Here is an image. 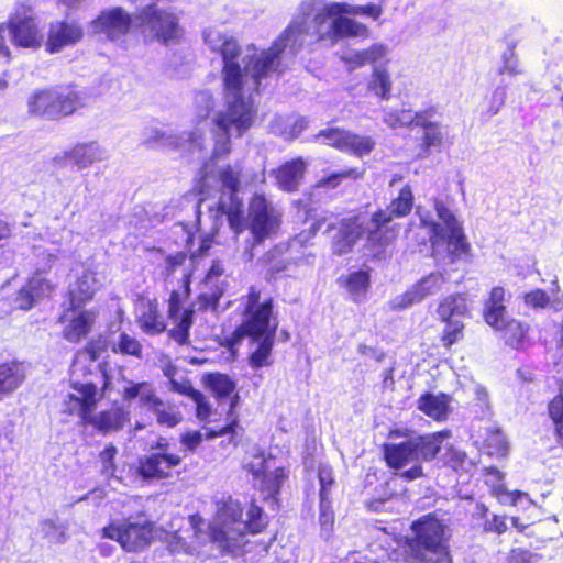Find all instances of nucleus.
I'll use <instances>...</instances> for the list:
<instances>
[{
    "label": "nucleus",
    "instance_id": "nucleus-1",
    "mask_svg": "<svg viewBox=\"0 0 563 563\" xmlns=\"http://www.w3.org/2000/svg\"><path fill=\"white\" fill-rule=\"evenodd\" d=\"M69 382L71 393L63 400V413L77 417L84 428H92L97 433L107 435L118 432L130 421V413L123 406L115 405L96 413V409L112 390V375L106 363L91 368H74Z\"/></svg>",
    "mask_w": 563,
    "mask_h": 563
},
{
    "label": "nucleus",
    "instance_id": "nucleus-2",
    "mask_svg": "<svg viewBox=\"0 0 563 563\" xmlns=\"http://www.w3.org/2000/svg\"><path fill=\"white\" fill-rule=\"evenodd\" d=\"M261 290L255 286L247 289L242 297V321L227 336L221 345L234 352L245 338L257 342L256 347L249 354L247 364L253 369H260L272 365V352L278 323L271 325L274 314V298L267 297L263 301Z\"/></svg>",
    "mask_w": 563,
    "mask_h": 563
},
{
    "label": "nucleus",
    "instance_id": "nucleus-3",
    "mask_svg": "<svg viewBox=\"0 0 563 563\" xmlns=\"http://www.w3.org/2000/svg\"><path fill=\"white\" fill-rule=\"evenodd\" d=\"M409 531L399 542L405 563H453L451 529L435 511L412 520Z\"/></svg>",
    "mask_w": 563,
    "mask_h": 563
},
{
    "label": "nucleus",
    "instance_id": "nucleus-4",
    "mask_svg": "<svg viewBox=\"0 0 563 563\" xmlns=\"http://www.w3.org/2000/svg\"><path fill=\"white\" fill-rule=\"evenodd\" d=\"M218 209L227 216L229 227L235 234L244 230L250 232L251 238L246 240L243 253L249 262L254 260L258 246L278 234L283 223V213L262 192H255L250 198L245 223L240 206L227 209L225 205L221 203Z\"/></svg>",
    "mask_w": 563,
    "mask_h": 563
},
{
    "label": "nucleus",
    "instance_id": "nucleus-5",
    "mask_svg": "<svg viewBox=\"0 0 563 563\" xmlns=\"http://www.w3.org/2000/svg\"><path fill=\"white\" fill-rule=\"evenodd\" d=\"M452 437L449 429L424 433L399 443H383L380 449L386 466L393 471H400L409 463L413 465L401 472L400 477L406 482L424 476L422 462L433 461L442 449V442Z\"/></svg>",
    "mask_w": 563,
    "mask_h": 563
},
{
    "label": "nucleus",
    "instance_id": "nucleus-6",
    "mask_svg": "<svg viewBox=\"0 0 563 563\" xmlns=\"http://www.w3.org/2000/svg\"><path fill=\"white\" fill-rule=\"evenodd\" d=\"M413 192L410 185H405L398 196L391 199L387 209L378 208L369 218V228H365V249L374 260L385 257L399 235V224H391L395 218L409 216L413 208Z\"/></svg>",
    "mask_w": 563,
    "mask_h": 563
},
{
    "label": "nucleus",
    "instance_id": "nucleus-7",
    "mask_svg": "<svg viewBox=\"0 0 563 563\" xmlns=\"http://www.w3.org/2000/svg\"><path fill=\"white\" fill-rule=\"evenodd\" d=\"M244 86L245 81H241L236 90L223 87L224 109L217 113L213 122L225 135V141L220 147L213 150V157H223L231 152L230 133L232 130L235 132V136L241 137L257 119V106L251 96L244 95Z\"/></svg>",
    "mask_w": 563,
    "mask_h": 563
},
{
    "label": "nucleus",
    "instance_id": "nucleus-8",
    "mask_svg": "<svg viewBox=\"0 0 563 563\" xmlns=\"http://www.w3.org/2000/svg\"><path fill=\"white\" fill-rule=\"evenodd\" d=\"M85 107V96L74 84H62L34 90L27 98L30 115L59 121Z\"/></svg>",
    "mask_w": 563,
    "mask_h": 563
},
{
    "label": "nucleus",
    "instance_id": "nucleus-9",
    "mask_svg": "<svg viewBox=\"0 0 563 563\" xmlns=\"http://www.w3.org/2000/svg\"><path fill=\"white\" fill-rule=\"evenodd\" d=\"M305 212L303 221L312 219L308 238H313L327 224L325 232H332L330 238L331 252L335 256H343L351 253L355 245L364 238V219L360 212H349L346 216L328 223L327 216L314 217L316 209L302 202Z\"/></svg>",
    "mask_w": 563,
    "mask_h": 563
},
{
    "label": "nucleus",
    "instance_id": "nucleus-10",
    "mask_svg": "<svg viewBox=\"0 0 563 563\" xmlns=\"http://www.w3.org/2000/svg\"><path fill=\"white\" fill-rule=\"evenodd\" d=\"M243 527L208 526V538L221 554H235L249 543L247 534L257 536L266 531L268 517L264 509L252 499L247 504Z\"/></svg>",
    "mask_w": 563,
    "mask_h": 563
},
{
    "label": "nucleus",
    "instance_id": "nucleus-11",
    "mask_svg": "<svg viewBox=\"0 0 563 563\" xmlns=\"http://www.w3.org/2000/svg\"><path fill=\"white\" fill-rule=\"evenodd\" d=\"M134 16L135 26L145 41L169 45L181 38L179 16L172 9L161 8L157 2H150L140 8Z\"/></svg>",
    "mask_w": 563,
    "mask_h": 563
},
{
    "label": "nucleus",
    "instance_id": "nucleus-12",
    "mask_svg": "<svg viewBox=\"0 0 563 563\" xmlns=\"http://www.w3.org/2000/svg\"><path fill=\"white\" fill-rule=\"evenodd\" d=\"M8 33L16 47L35 49L41 46L42 35L31 5L18 4L8 20L0 23V35H2L3 45L9 55L8 57H1L3 64H10L13 58L7 41Z\"/></svg>",
    "mask_w": 563,
    "mask_h": 563
},
{
    "label": "nucleus",
    "instance_id": "nucleus-13",
    "mask_svg": "<svg viewBox=\"0 0 563 563\" xmlns=\"http://www.w3.org/2000/svg\"><path fill=\"white\" fill-rule=\"evenodd\" d=\"M191 280L192 269H187L180 278V288L172 290L167 299V317L174 323L167 331V335L180 346L189 344L190 329L194 324V308L184 309L185 302L191 295Z\"/></svg>",
    "mask_w": 563,
    "mask_h": 563
},
{
    "label": "nucleus",
    "instance_id": "nucleus-14",
    "mask_svg": "<svg viewBox=\"0 0 563 563\" xmlns=\"http://www.w3.org/2000/svg\"><path fill=\"white\" fill-rule=\"evenodd\" d=\"M155 523L146 518L111 521L101 529V537L113 540L129 553H140L154 541Z\"/></svg>",
    "mask_w": 563,
    "mask_h": 563
},
{
    "label": "nucleus",
    "instance_id": "nucleus-15",
    "mask_svg": "<svg viewBox=\"0 0 563 563\" xmlns=\"http://www.w3.org/2000/svg\"><path fill=\"white\" fill-rule=\"evenodd\" d=\"M468 312L467 298L463 292L448 295L439 301L437 316L444 323L439 340L445 350L450 351L464 339L465 323L460 318L468 316Z\"/></svg>",
    "mask_w": 563,
    "mask_h": 563
},
{
    "label": "nucleus",
    "instance_id": "nucleus-16",
    "mask_svg": "<svg viewBox=\"0 0 563 563\" xmlns=\"http://www.w3.org/2000/svg\"><path fill=\"white\" fill-rule=\"evenodd\" d=\"M183 460V456L169 451V444L164 439H158L152 445V452L137 460L134 474L146 484L165 481L173 476Z\"/></svg>",
    "mask_w": 563,
    "mask_h": 563
},
{
    "label": "nucleus",
    "instance_id": "nucleus-17",
    "mask_svg": "<svg viewBox=\"0 0 563 563\" xmlns=\"http://www.w3.org/2000/svg\"><path fill=\"white\" fill-rule=\"evenodd\" d=\"M435 113V107L431 106L416 111L409 121L410 126L422 130V135L417 144V156L419 158H428L432 151L440 152L445 145L446 135L442 125L437 121L430 120Z\"/></svg>",
    "mask_w": 563,
    "mask_h": 563
},
{
    "label": "nucleus",
    "instance_id": "nucleus-18",
    "mask_svg": "<svg viewBox=\"0 0 563 563\" xmlns=\"http://www.w3.org/2000/svg\"><path fill=\"white\" fill-rule=\"evenodd\" d=\"M135 16L123 7L117 5L101 10L91 20L90 26L95 34L103 35L110 42H117L130 34Z\"/></svg>",
    "mask_w": 563,
    "mask_h": 563
},
{
    "label": "nucleus",
    "instance_id": "nucleus-19",
    "mask_svg": "<svg viewBox=\"0 0 563 563\" xmlns=\"http://www.w3.org/2000/svg\"><path fill=\"white\" fill-rule=\"evenodd\" d=\"M243 470L258 481L257 489L267 494V498H276L288 478V471L284 466L276 467L271 474L267 473V457L264 451L253 454V460L243 465Z\"/></svg>",
    "mask_w": 563,
    "mask_h": 563
},
{
    "label": "nucleus",
    "instance_id": "nucleus-20",
    "mask_svg": "<svg viewBox=\"0 0 563 563\" xmlns=\"http://www.w3.org/2000/svg\"><path fill=\"white\" fill-rule=\"evenodd\" d=\"M84 36V26L76 19L65 18L52 21L44 42L45 52L51 55L58 54L66 47L77 45Z\"/></svg>",
    "mask_w": 563,
    "mask_h": 563
},
{
    "label": "nucleus",
    "instance_id": "nucleus-21",
    "mask_svg": "<svg viewBox=\"0 0 563 563\" xmlns=\"http://www.w3.org/2000/svg\"><path fill=\"white\" fill-rule=\"evenodd\" d=\"M218 40L221 41V45L218 49L220 53L223 66H222V86L229 89H239L241 81L246 80V73L238 62L241 55V46L238 41L233 37L218 35Z\"/></svg>",
    "mask_w": 563,
    "mask_h": 563
},
{
    "label": "nucleus",
    "instance_id": "nucleus-22",
    "mask_svg": "<svg viewBox=\"0 0 563 563\" xmlns=\"http://www.w3.org/2000/svg\"><path fill=\"white\" fill-rule=\"evenodd\" d=\"M421 224L428 229L429 240L432 245H435L440 242L446 243L448 252L452 261L463 256H468L471 254V244L467 242L462 225L455 227V229L448 231V234H445L441 224L433 220L422 219Z\"/></svg>",
    "mask_w": 563,
    "mask_h": 563
},
{
    "label": "nucleus",
    "instance_id": "nucleus-23",
    "mask_svg": "<svg viewBox=\"0 0 563 563\" xmlns=\"http://www.w3.org/2000/svg\"><path fill=\"white\" fill-rule=\"evenodd\" d=\"M202 383L219 404L228 401L227 416L238 417L241 396L233 378L224 373L211 372L203 375Z\"/></svg>",
    "mask_w": 563,
    "mask_h": 563
},
{
    "label": "nucleus",
    "instance_id": "nucleus-24",
    "mask_svg": "<svg viewBox=\"0 0 563 563\" xmlns=\"http://www.w3.org/2000/svg\"><path fill=\"white\" fill-rule=\"evenodd\" d=\"M444 278L440 273H430L417 282L410 289L391 301L393 310H404L422 301L429 296H434L442 290Z\"/></svg>",
    "mask_w": 563,
    "mask_h": 563
},
{
    "label": "nucleus",
    "instance_id": "nucleus-25",
    "mask_svg": "<svg viewBox=\"0 0 563 563\" xmlns=\"http://www.w3.org/2000/svg\"><path fill=\"white\" fill-rule=\"evenodd\" d=\"M284 51L283 44L274 41L267 49H263L252 60L251 69L255 91H258L262 79L274 73H283L282 54Z\"/></svg>",
    "mask_w": 563,
    "mask_h": 563
},
{
    "label": "nucleus",
    "instance_id": "nucleus-26",
    "mask_svg": "<svg viewBox=\"0 0 563 563\" xmlns=\"http://www.w3.org/2000/svg\"><path fill=\"white\" fill-rule=\"evenodd\" d=\"M346 15V13L336 14L328 32H319L318 43L330 40L333 44L340 38L368 37L369 30L367 25Z\"/></svg>",
    "mask_w": 563,
    "mask_h": 563
},
{
    "label": "nucleus",
    "instance_id": "nucleus-27",
    "mask_svg": "<svg viewBox=\"0 0 563 563\" xmlns=\"http://www.w3.org/2000/svg\"><path fill=\"white\" fill-rule=\"evenodd\" d=\"M27 378V366L18 358H0V400L19 390Z\"/></svg>",
    "mask_w": 563,
    "mask_h": 563
},
{
    "label": "nucleus",
    "instance_id": "nucleus-28",
    "mask_svg": "<svg viewBox=\"0 0 563 563\" xmlns=\"http://www.w3.org/2000/svg\"><path fill=\"white\" fill-rule=\"evenodd\" d=\"M307 163L302 157L286 161L272 172L277 187L286 192H295L305 177Z\"/></svg>",
    "mask_w": 563,
    "mask_h": 563
},
{
    "label": "nucleus",
    "instance_id": "nucleus-29",
    "mask_svg": "<svg viewBox=\"0 0 563 563\" xmlns=\"http://www.w3.org/2000/svg\"><path fill=\"white\" fill-rule=\"evenodd\" d=\"M76 313L69 318L67 324L62 330V336L69 343L79 344L92 331L97 311L92 309H77Z\"/></svg>",
    "mask_w": 563,
    "mask_h": 563
},
{
    "label": "nucleus",
    "instance_id": "nucleus-30",
    "mask_svg": "<svg viewBox=\"0 0 563 563\" xmlns=\"http://www.w3.org/2000/svg\"><path fill=\"white\" fill-rule=\"evenodd\" d=\"M288 244L280 243L269 247L260 258V265L267 280H274L280 277L290 265L287 256Z\"/></svg>",
    "mask_w": 563,
    "mask_h": 563
},
{
    "label": "nucleus",
    "instance_id": "nucleus-31",
    "mask_svg": "<svg viewBox=\"0 0 563 563\" xmlns=\"http://www.w3.org/2000/svg\"><path fill=\"white\" fill-rule=\"evenodd\" d=\"M96 275L92 271L87 269L82 272L68 289V310H77L91 301L96 294Z\"/></svg>",
    "mask_w": 563,
    "mask_h": 563
},
{
    "label": "nucleus",
    "instance_id": "nucleus-32",
    "mask_svg": "<svg viewBox=\"0 0 563 563\" xmlns=\"http://www.w3.org/2000/svg\"><path fill=\"white\" fill-rule=\"evenodd\" d=\"M340 287L344 288L350 295L351 299L360 303L363 301L372 285V277L369 269H356L342 275L336 279Z\"/></svg>",
    "mask_w": 563,
    "mask_h": 563
},
{
    "label": "nucleus",
    "instance_id": "nucleus-33",
    "mask_svg": "<svg viewBox=\"0 0 563 563\" xmlns=\"http://www.w3.org/2000/svg\"><path fill=\"white\" fill-rule=\"evenodd\" d=\"M451 398L444 393L438 395L423 393L417 400V408L437 422L445 421L450 412Z\"/></svg>",
    "mask_w": 563,
    "mask_h": 563
},
{
    "label": "nucleus",
    "instance_id": "nucleus-34",
    "mask_svg": "<svg viewBox=\"0 0 563 563\" xmlns=\"http://www.w3.org/2000/svg\"><path fill=\"white\" fill-rule=\"evenodd\" d=\"M122 400L130 404L134 399H139L140 407H156L162 405V399L157 396L152 383L150 382H128L121 393Z\"/></svg>",
    "mask_w": 563,
    "mask_h": 563
},
{
    "label": "nucleus",
    "instance_id": "nucleus-35",
    "mask_svg": "<svg viewBox=\"0 0 563 563\" xmlns=\"http://www.w3.org/2000/svg\"><path fill=\"white\" fill-rule=\"evenodd\" d=\"M506 290L501 286H495L490 289L484 301L483 319L489 327H497L506 314L505 305Z\"/></svg>",
    "mask_w": 563,
    "mask_h": 563
},
{
    "label": "nucleus",
    "instance_id": "nucleus-36",
    "mask_svg": "<svg viewBox=\"0 0 563 563\" xmlns=\"http://www.w3.org/2000/svg\"><path fill=\"white\" fill-rule=\"evenodd\" d=\"M136 322L143 333L152 336L162 334L167 329L156 299L147 301L146 309L137 317Z\"/></svg>",
    "mask_w": 563,
    "mask_h": 563
},
{
    "label": "nucleus",
    "instance_id": "nucleus-37",
    "mask_svg": "<svg viewBox=\"0 0 563 563\" xmlns=\"http://www.w3.org/2000/svg\"><path fill=\"white\" fill-rule=\"evenodd\" d=\"M501 333L505 343L516 350L523 346L529 332V325L517 319H503L497 327H493Z\"/></svg>",
    "mask_w": 563,
    "mask_h": 563
},
{
    "label": "nucleus",
    "instance_id": "nucleus-38",
    "mask_svg": "<svg viewBox=\"0 0 563 563\" xmlns=\"http://www.w3.org/2000/svg\"><path fill=\"white\" fill-rule=\"evenodd\" d=\"M243 514L242 503L229 496L217 503L216 517L218 522H212L209 526L234 527L235 523H242Z\"/></svg>",
    "mask_w": 563,
    "mask_h": 563
},
{
    "label": "nucleus",
    "instance_id": "nucleus-39",
    "mask_svg": "<svg viewBox=\"0 0 563 563\" xmlns=\"http://www.w3.org/2000/svg\"><path fill=\"white\" fill-rule=\"evenodd\" d=\"M100 152L96 142L77 143L63 153V158L84 168L99 159Z\"/></svg>",
    "mask_w": 563,
    "mask_h": 563
},
{
    "label": "nucleus",
    "instance_id": "nucleus-40",
    "mask_svg": "<svg viewBox=\"0 0 563 563\" xmlns=\"http://www.w3.org/2000/svg\"><path fill=\"white\" fill-rule=\"evenodd\" d=\"M558 388L559 393L549 400L547 411L556 443L563 449V379L558 382Z\"/></svg>",
    "mask_w": 563,
    "mask_h": 563
},
{
    "label": "nucleus",
    "instance_id": "nucleus-41",
    "mask_svg": "<svg viewBox=\"0 0 563 563\" xmlns=\"http://www.w3.org/2000/svg\"><path fill=\"white\" fill-rule=\"evenodd\" d=\"M375 146L376 142L372 136L346 130L342 152L356 157H364L369 155Z\"/></svg>",
    "mask_w": 563,
    "mask_h": 563
},
{
    "label": "nucleus",
    "instance_id": "nucleus-42",
    "mask_svg": "<svg viewBox=\"0 0 563 563\" xmlns=\"http://www.w3.org/2000/svg\"><path fill=\"white\" fill-rule=\"evenodd\" d=\"M241 169L228 164L217 172V179L220 183V190L228 191L230 196L239 192L241 185Z\"/></svg>",
    "mask_w": 563,
    "mask_h": 563
},
{
    "label": "nucleus",
    "instance_id": "nucleus-43",
    "mask_svg": "<svg viewBox=\"0 0 563 563\" xmlns=\"http://www.w3.org/2000/svg\"><path fill=\"white\" fill-rule=\"evenodd\" d=\"M484 452L496 459L505 457L508 452V443L498 429L489 430L484 442H483Z\"/></svg>",
    "mask_w": 563,
    "mask_h": 563
},
{
    "label": "nucleus",
    "instance_id": "nucleus-44",
    "mask_svg": "<svg viewBox=\"0 0 563 563\" xmlns=\"http://www.w3.org/2000/svg\"><path fill=\"white\" fill-rule=\"evenodd\" d=\"M112 352L121 355H129L136 358L142 357L143 346L141 342L126 332H121L118 342L112 346Z\"/></svg>",
    "mask_w": 563,
    "mask_h": 563
},
{
    "label": "nucleus",
    "instance_id": "nucleus-45",
    "mask_svg": "<svg viewBox=\"0 0 563 563\" xmlns=\"http://www.w3.org/2000/svg\"><path fill=\"white\" fill-rule=\"evenodd\" d=\"M390 76L385 69H375L368 82V89L382 99H389L391 92Z\"/></svg>",
    "mask_w": 563,
    "mask_h": 563
},
{
    "label": "nucleus",
    "instance_id": "nucleus-46",
    "mask_svg": "<svg viewBox=\"0 0 563 563\" xmlns=\"http://www.w3.org/2000/svg\"><path fill=\"white\" fill-rule=\"evenodd\" d=\"M339 14V10L336 7V2H330L324 4L312 19L313 31L312 34L314 36L316 42H318L319 32H328L325 29V24L331 19L332 21L335 19V15Z\"/></svg>",
    "mask_w": 563,
    "mask_h": 563
},
{
    "label": "nucleus",
    "instance_id": "nucleus-47",
    "mask_svg": "<svg viewBox=\"0 0 563 563\" xmlns=\"http://www.w3.org/2000/svg\"><path fill=\"white\" fill-rule=\"evenodd\" d=\"M118 455V449L114 444L109 443L98 454V461L100 463V472L107 478H112L117 472L115 457Z\"/></svg>",
    "mask_w": 563,
    "mask_h": 563
},
{
    "label": "nucleus",
    "instance_id": "nucleus-48",
    "mask_svg": "<svg viewBox=\"0 0 563 563\" xmlns=\"http://www.w3.org/2000/svg\"><path fill=\"white\" fill-rule=\"evenodd\" d=\"M188 254L185 251H177L165 256L163 265L159 267V275L164 280L170 279L175 273L181 267Z\"/></svg>",
    "mask_w": 563,
    "mask_h": 563
},
{
    "label": "nucleus",
    "instance_id": "nucleus-49",
    "mask_svg": "<svg viewBox=\"0 0 563 563\" xmlns=\"http://www.w3.org/2000/svg\"><path fill=\"white\" fill-rule=\"evenodd\" d=\"M148 410L156 415L157 423L168 428H174L183 420L181 413L172 407H166L162 400V405L148 407Z\"/></svg>",
    "mask_w": 563,
    "mask_h": 563
},
{
    "label": "nucleus",
    "instance_id": "nucleus-50",
    "mask_svg": "<svg viewBox=\"0 0 563 563\" xmlns=\"http://www.w3.org/2000/svg\"><path fill=\"white\" fill-rule=\"evenodd\" d=\"M346 130L342 128H325L320 130L316 140H322L323 144L342 152Z\"/></svg>",
    "mask_w": 563,
    "mask_h": 563
},
{
    "label": "nucleus",
    "instance_id": "nucleus-51",
    "mask_svg": "<svg viewBox=\"0 0 563 563\" xmlns=\"http://www.w3.org/2000/svg\"><path fill=\"white\" fill-rule=\"evenodd\" d=\"M26 282L37 298L48 297L56 289V285L51 279L44 277L42 271L34 272Z\"/></svg>",
    "mask_w": 563,
    "mask_h": 563
},
{
    "label": "nucleus",
    "instance_id": "nucleus-52",
    "mask_svg": "<svg viewBox=\"0 0 563 563\" xmlns=\"http://www.w3.org/2000/svg\"><path fill=\"white\" fill-rule=\"evenodd\" d=\"M317 476L320 484L319 499H330V490L335 485V476L332 466L329 464H320L318 466Z\"/></svg>",
    "mask_w": 563,
    "mask_h": 563
},
{
    "label": "nucleus",
    "instance_id": "nucleus-53",
    "mask_svg": "<svg viewBox=\"0 0 563 563\" xmlns=\"http://www.w3.org/2000/svg\"><path fill=\"white\" fill-rule=\"evenodd\" d=\"M442 461L443 466L450 467L454 472H461L465 470L467 454L453 445H449L445 448Z\"/></svg>",
    "mask_w": 563,
    "mask_h": 563
},
{
    "label": "nucleus",
    "instance_id": "nucleus-54",
    "mask_svg": "<svg viewBox=\"0 0 563 563\" xmlns=\"http://www.w3.org/2000/svg\"><path fill=\"white\" fill-rule=\"evenodd\" d=\"M108 349V341L102 335L99 334L92 339H90L85 346L82 347L81 352L87 354L90 361L95 362L100 358V356L107 351Z\"/></svg>",
    "mask_w": 563,
    "mask_h": 563
},
{
    "label": "nucleus",
    "instance_id": "nucleus-55",
    "mask_svg": "<svg viewBox=\"0 0 563 563\" xmlns=\"http://www.w3.org/2000/svg\"><path fill=\"white\" fill-rule=\"evenodd\" d=\"M201 545H202V542H200V541L197 542V545L189 543L188 541H186V539H184L183 537L179 536L178 531H175L174 533H172L169 537V540H168V549L173 553L184 552L187 554H192L194 551H196Z\"/></svg>",
    "mask_w": 563,
    "mask_h": 563
},
{
    "label": "nucleus",
    "instance_id": "nucleus-56",
    "mask_svg": "<svg viewBox=\"0 0 563 563\" xmlns=\"http://www.w3.org/2000/svg\"><path fill=\"white\" fill-rule=\"evenodd\" d=\"M192 192L199 197L200 203L213 195V186L209 173L205 172L200 175L192 187Z\"/></svg>",
    "mask_w": 563,
    "mask_h": 563
},
{
    "label": "nucleus",
    "instance_id": "nucleus-57",
    "mask_svg": "<svg viewBox=\"0 0 563 563\" xmlns=\"http://www.w3.org/2000/svg\"><path fill=\"white\" fill-rule=\"evenodd\" d=\"M319 523L322 530L330 532L334 526V511L330 499H319Z\"/></svg>",
    "mask_w": 563,
    "mask_h": 563
},
{
    "label": "nucleus",
    "instance_id": "nucleus-58",
    "mask_svg": "<svg viewBox=\"0 0 563 563\" xmlns=\"http://www.w3.org/2000/svg\"><path fill=\"white\" fill-rule=\"evenodd\" d=\"M228 422L220 428H208L205 433L206 439H214L227 434L235 435L236 427L239 426V418L227 416Z\"/></svg>",
    "mask_w": 563,
    "mask_h": 563
},
{
    "label": "nucleus",
    "instance_id": "nucleus-59",
    "mask_svg": "<svg viewBox=\"0 0 563 563\" xmlns=\"http://www.w3.org/2000/svg\"><path fill=\"white\" fill-rule=\"evenodd\" d=\"M37 299L38 298L36 297L35 292L33 289H31L30 284L26 282L18 290L15 301L21 310L27 311L34 307Z\"/></svg>",
    "mask_w": 563,
    "mask_h": 563
},
{
    "label": "nucleus",
    "instance_id": "nucleus-60",
    "mask_svg": "<svg viewBox=\"0 0 563 563\" xmlns=\"http://www.w3.org/2000/svg\"><path fill=\"white\" fill-rule=\"evenodd\" d=\"M191 400L196 405V417L202 422H210L212 406L207 397L199 390Z\"/></svg>",
    "mask_w": 563,
    "mask_h": 563
},
{
    "label": "nucleus",
    "instance_id": "nucleus-61",
    "mask_svg": "<svg viewBox=\"0 0 563 563\" xmlns=\"http://www.w3.org/2000/svg\"><path fill=\"white\" fill-rule=\"evenodd\" d=\"M305 30V25L302 21L292 20L290 23L284 29V31L278 35L275 42H280L283 44L284 49H286L288 41L294 37L296 40L300 35H302Z\"/></svg>",
    "mask_w": 563,
    "mask_h": 563
},
{
    "label": "nucleus",
    "instance_id": "nucleus-62",
    "mask_svg": "<svg viewBox=\"0 0 563 563\" xmlns=\"http://www.w3.org/2000/svg\"><path fill=\"white\" fill-rule=\"evenodd\" d=\"M492 494L503 504L516 505L523 495L520 490L508 492L505 484H492Z\"/></svg>",
    "mask_w": 563,
    "mask_h": 563
},
{
    "label": "nucleus",
    "instance_id": "nucleus-63",
    "mask_svg": "<svg viewBox=\"0 0 563 563\" xmlns=\"http://www.w3.org/2000/svg\"><path fill=\"white\" fill-rule=\"evenodd\" d=\"M434 209L438 218L443 222L446 228V231L455 229V227H461L462 224L457 221L452 211L441 201H437L434 205Z\"/></svg>",
    "mask_w": 563,
    "mask_h": 563
},
{
    "label": "nucleus",
    "instance_id": "nucleus-64",
    "mask_svg": "<svg viewBox=\"0 0 563 563\" xmlns=\"http://www.w3.org/2000/svg\"><path fill=\"white\" fill-rule=\"evenodd\" d=\"M523 300L528 306L541 309L545 308L550 303V297L543 289H534L525 294Z\"/></svg>",
    "mask_w": 563,
    "mask_h": 563
}]
</instances>
